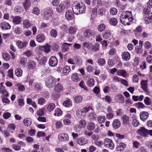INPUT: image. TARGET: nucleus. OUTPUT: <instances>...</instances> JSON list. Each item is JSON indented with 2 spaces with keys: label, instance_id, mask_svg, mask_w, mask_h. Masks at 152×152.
<instances>
[{
  "label": "nucleus",
  "instance_id": "obj_36",
  "mask_svg": "<svg viewBox=\"0 0 152 152\" xmlns=\"http://www.w3.org/2000/svg\"><path fill=\"white\" fill-rule=\"evenodd\" d=\"M103 37L106 39L110 38L111 35V33L109 31H105L102 34Z\"/></svg>",
  "mask_w": 152,
  "mask_h": 152
},
{
  "label": "nucleus",
  "instance_id": "obj_12",
  "mask_svg": "<svg viewBox=\"0 0 152 152\" xmlns=\"http://www.w3.org/2000/svg\"><path fill=\"white\" fill-rule=\"evenodd\" d=\"M94 35L92 31L89 29L85 30L83 33L84 37L86 38H89L92 37Z\"/></svg>",
  "mask_w": 152,
  "mask_h": 152
},
{
  "label": "nucleus",
  "instance_id": "obj_32",
  "mask_svg": "<svg viewBox=\"0 0 152 152\" xmlns=\"http://www.w3.org/2000/svg\"><path fill=\"white\" fill-rule=\"evenodd\" d=\"M56 106L55 104L50 103L47 106V109L49 112H51L54 110Z\"/></svg>",
  "mask_w": 152,
  "mask_h": 152
},
{
  "label": "nucleus",
  "instance_id": "obj_60",
  "mask_svg": "<svg viewBox=\"0 0 152 152\" xmlns=\"http://www.w3.org/2000/svg\"><path fill=\"white\" fill-rule=\"evenodd\" d=\"M86 122L83 119L80 120L79 122V125L82 128L85 127L86 125Z\"/></svg>",
  "mask_w": 152,
  "mask_h": 152
},
{
  "label": "nucleus",
  "instance_id": "obj_31",
  "mask_svg": "<svg viewBox=\"0 0 152 152\" xmlns=\"http://www.w3.org/2000/svg\"><path fill=\"white\" fill-rule=\"evenodd\" d=\"M64 7L63 4L60 3L57 6L56 8V10L57 12L59 13H61L64 10Z\"/></svg>",
  "mask_w": 152,
  "mask_h": 152
},
{
  "label": "nucleus",
  "instance_id": "obj_6",
  "mask_svg": "<svg viewBox=\"0 0 152 152\" xmlns=\"http://www.w3.org/2000/svg\"><path fill=\"white\" fill-rule=\"evenodd\" d=\"M58 139L59 142H65L69 140V137L67 134L63 133L58 135Z\"/></svg>",
  "mask_w": 152,
  "mask_h": 152
},
{
  "label": "nucleus",
  "instance_id": "obj_29",
  "mask_svg": "<svg viewBox=\"0 0 152 152\" xmlns=\"http://www.w3.org/2000/svg\"><path fill=\"white\" fill-rule=\"evenodd\" d=\"M23 123L25 126H29L31 123V120L29 118H25L23 120Z\"/></svg>",
  "mask_w": 152,
  "mask_h": 152
},
{
  "label": "nucleus",
  "instance_id": "obj_22",
  "mask_svg": "<svg viewBox=\"0 0 152 152\" xmlns=\"http://www.w3.org/2000/svg\"><path fill=\"white\" fill-rule=\"evenodd\" d=\"M145 21L146 24L149 23L152 21V12L149 13L146 16Z\"/></svg>",
  "mask_w": 152,
  "mask_h": 152
},
{
  "label": "nucleus",
  "instance_id": "obj_3",
  "mask_svg": "<svg viewBox=\"0 0 152 152\" xmlns=\"http://www.w3.org/2000/svg\"><path fill=\"white\" fill-rule=\"evenodd\" d=\"M63 89V87L61 84L58 83L56 84L54 88L55 92L53 93L52 96L54 99L59 98V93Z\"/></svg>",
  "mask_w": 152,
  "mask_h": 152
},
{
  "label": "nucleus",
  "instance_id": "obj_55",
  "mask_svg": "<svg viewBox=\"0 0 152 152\" xmlns=\"http://www.w3.org/2000/svg\"><path fill=\"white\" fill-rule=\"evenodd\" d=\"M45 102V99L43 97L40 98L38 100V103L40 105L44 104Z\"/></svg>",
  "mask_w": 152,
  "mask_h": 152
},
{
  "label": "nucleus",
  "instance_id": "obj_53",
  "mask_svg": "<svg viewBox=\"0 0 152 152\" xmlns=\"http://www.w3.org/2000/svg\"><path fill=\"white\" fill-rule=\"evenodd\" d=\"M105 28V26L104 24H101L99 25L98 27V29L100 32L103 31Z\"/></svg>",
  "mask_w": 152,
  "mask_h": 152
},
{
  "label": "nucleus",
  "instance_id": "obj_1",
  "mask_svg": "<svg viewBox=\"0 0 152 152\" xmlns=\"http://www.w3.org/2000/svg\"><path fill=\"white\" fill-rule=\"evenodd\" d=\"M132 12L129 11L123 12L120 15V20L122 23L124 25H129L133 20Z\"/></svg>",
  "mask_w": 152,
  "mask_h": 152
},
{
  "label": "nucleus",
  "instance_id": "obj_56",
  "mask_svg": "<svg viewBox=\"0 0 152 152\" xmlns=\"http://www.w3.org/2000/svg\"><path fill=\"white\" fill-rule=\"evenodd\" d=\"M74 64H76L77 66H79L81 65L82 62L77 57H74Z\"/></svg>",
  "mask_w": 152,
  "mask_h": 152
},
{
  "label": "nucleus",
  "instance_id": "obj_20",
  "mask_svg": "<svg viewBox=\"0 0 152 152\" xmlns=\"http://www.w3.org/2000/svg\"><path fill=\"white\" fill-rule=\"evenodd\" d=\"M27 67L30 69H34L36 66L35 62L33 60L29 61L27 63Z\"/></svg>",
  "mask_w": 152,
  "mask_h": 152
},
{
  "label": "nucleus",
  "instance_id": "obj_26",
  "mask_svg": "<svg viewBox=\"0 0 152 152\" xmlns=\"http://www.w3.org/2000/svg\"><path fill=\"white\" fill-rule=\"evenodd\" d=\"M147 81L142 80L141 82V85L142 89L145 91H147Z\"/></svg>",
  "mask_w": 152,
  "mask_h": 152
},
{
  "label": "nucleus",
  "instance_id": "obj_5",
  "mask_svg": "<svg viewBox=\"0 0 152 152\" xmlns=\"http://www.w3.org/2000/svg\"><path fill=\"white\" fill-rule=\"evenodd\" d=\"M53 10L50 7L46 8L42 13V15L44 19L45 20L49 19L53 15Z\"/></svg>",
  "mask_w": 152,
  "mask_h": 152
},
{
  "label": "nucleus",
  "instance_id": "obj_41",
  "mask_svg": "<svg viewBox=\"0 0 152 152\" xmlns=\"http://www.w3.org/2000/svg\"><path fill=\"white\" fill-rule=\"evenodd\" d=\"M121 118L122 120L123 123L127 124L129 121V117L126 115H123Z\"/></svg>",
  "mask_w": 152,
  "mask_h": 152
},
{
  "label": "nucleus",
  "instance_id": "obj_15",
  "mask_svg": "<svg viewBox=\"0 0 152 152\" xmlns=\"http://www.w3.org/2000/svg\"><path fill=\"white\" fill-rule=\"evenodd\" d=\"M122 57L124 61H128L130 59V54L128 52H124L122 54Z\"/></svg>",
  "mask_w": 152,
  "mask_h": 152
},
{
  "label": "nucleus",
  "instance_id": "obj_58",
  "mask_svg": "<svg viewBox=\"0 0 152 152\" xmlns=\"http://www.w3.org/2000/svg\"><path fill=\"white\" fill-rule=\"evenodd\" d=\"M44 109L42 108L40 109L37 112V115L39 116H42L44 115Z\"/></svg>",
  "mask_w": 152,
  "mask_h": 152
},
{
  "label": "nucleus",
  "instance_id": "obj_44",
  "mask_svg": "<svg viewBox=\"0 0 152 152\" xmlns=\"http://www.w3.org/2000/svg\"><path fill=\"white\" fill-rule=\"evenodd\" d=\"M87 85L89 87L92 86L94 84V80L93 78H90L88 79L87 82Z\"/></svg>",
  "mask_w": 152,
  "mask_h": 152
},
{
  "label": "nucleus",
  "instance_id": "obj_34",
  "mask_svg": "<svg viewBox=\"0 0 152 152\" xmlns=\"http://www.w3.org/2000/svg\"><path fill=\"white\" fill-rule=\"evenodd\" d=\"M117 75L118 76H121L123 77H125L126 75V73L124 70H118L117 72Z\"/></svg>",
  "mask_w": 152,
  "mask_h": 152
},
{
  "label": "nucleus",
  "instance_id": "obj_45",
  "mask_svg": "<svg viewBox=\"0 0 152 152\" xmlns=\"http://www.w3.org/2000/svg\"><path fill=\"white\" fill-rule=\"evenodd\" d=\"M15 86L18 87V90L20 91H23L25 90V86L23 85H20L19 83L15 84Z\"/></svg>",
  "mask_w": 152,
  "mask_h": 152
},
{
  "label": "nucleus",
  "instance_id": "obj_48",
  "mask_svg": "<svg viewBox=\"0 0 152 152\" xmlns=\"http://www.w3.org/2000/svg\"><path fill=\"white\" fill-rule=\"evenodd\" d=\"M105 120V116H99L97 118V121L99 123H104Z\"/></svg>",
  "mask_w": 152,
  "mask_h": 152
},
{
  "label": "nucleus",
  "instance_id": "obj_61",
  "mask_svg": "<svg viewBox=\"0 0 152 152\" xmlns=\"http://www.w3.org/2000/svg\"><path fill=\"white\" fill-rule=\"evenodd\" d=\"M50 34L52 37L55 38L57 35V31L56 29H53L51 30Z\"/></svg>",
  "mask_w": 152,
  "mask_h": 152
},
{
  "label": "nucleus",
  "instance_id": "obj_35",
  "mask_svg": "<svg viewBox=\"0 0 152 152\" xmlns=\"http://www.w3.org/2000/svg\"><path fill=\"white\" fill-rule=\"evenodd\" d=\"M23 71L20 68H17L15 71V75L18 77H20L22 75Z\"/></svg>",
  "mask_w": 152,
  "mask_h": 152
},
{
  "label": "nucleus",
  "instance_id": "obj_30",
  "mask_svg": "<svg viewBox=\"0 0 152 152\" xmlns=\"http://www.w3.org/2000/svg\"><path fill=\"white\" fill-rule=\"evenodd\" d=\"M72 45V44L65 43L62 46V50L63 51H67L69 50V46H70Z\"/></svg>",
  "mask_w": 152,
  "mask_h": 152
},
{
  "label": "nucleus",
  "instance_id": "obj_50",
  "mask_svg": "<svg viewBox=\"0 0 152 152\" xmlns=\"http://www.w3.org/2000/svg\"><path fill=\"white\" fill-rule=\"evenodd\" d=\"M2 56L4 59L6 61H8L9 60L10 58V56L7 53H3Z\"/></svg>",
  "mask_w": 152,
  "mask_h": 152
},
{
  "label": "nucleus",
  "instance_id": "obj_54",
  "mask_svg": "<svg viewBox=\"0 0 152 152\" xmlns=\"http://www.w3.org/2000/svg\"><path fill=\"white\" fill-rule=\"evenodd\" d=\"M105 59L103 58H100L98 60V64L100 66L104 65L105 63Z\"/></svg>",
  "mask_w": 152,
  "mask_h": 152
},
{
  "label": "nucleus",
  "instance_id": "obj_9",
  "mask_svg": "<svg viewBox=\"0 0 152 152\" xmlns=\"http://www.w3.org/2000/svg\"><path fill=\"white\" fill-rule=\"evenodd\" d=\"M74 13L73 10H67L65 14L66 18L68 20L72 19L74 16Z\"/></svg>",
  "mask_w": 152,
  "mask_h": 152
},
{
  "label": "nucleus",
  "instance_id": "obj_25",
  "mask_svg": "<svg viewBox=\"0 0 152 152\" xmlns=\"http://www.w3.org/2000/svg\"><path fill=\"white\" fill-rule=\"evenodd\" d=\"M95 124L93 122H89L88 123L87 126V129L89 131H92L95 128Z\"/></svg>",
  "mask_w": 152,
  "mask_h": 152
},
{
  "label": "nucleus",
  "instance_id": "obj_37",
  "mask_svg": "<svg viewBox=\"0 0 152 152\" xmlns=\"http://www.w3.org/2000/svg\"><path fill=\"white\" fill-rule=\"evenodd\" d=\"M70 71V69L68 66H65L63 68L62 72L64 75H66Z\"/></svg>",
  "mask_w": 152,
  "mask_h": 152
},
{
  "label": "nucleus",
  "instance_id": "obj_17",
  "mask_svg": "<svg viewBox=\"0 0 152 152\" xmlns=\"http://www.w3.org/2000/svg\"><path fill=\"white\" fill-rule=\"evenodd\" d=\"M45 38V35L42 34H38L36 37V40L39 42H43Z\"/></svg>",
  "mask_w": 152,
  "mask_h": 152
},
{
  "label": "nucleus",
  "instance_id": "obj_10",
  "mask_svg": "<svg viewBox=\"0 0 152 152\" xmlns=\"http://www.w3.org/2000/svg\"><path fill=\"white\" fill-rule=\"evenodd\" d=\"M115 101L120 103H123L124 101V97L122 95L119 94L115 95L114 97Z\"/></svg>",
  "mask_w": 152,
  "mask_h": 152
},
{
  "label": "nucleus",
  "instance_id": "obj_43",
  "mask_svg": "<svg viewBox=\"0 0 152 152\" xmlns=\"http://www.w3.org/2000/svg\"><path fill=\"white\" fill-rule=\"evenodd\" d=\"M100 48L99 44L98 43H96L94 45H92L91 47V49L94 51L98 50Z\"/></svg>",
  "mask_w": 152,
  "mask_h": 152
},
{
  "label": "nucleus",
  "instance_id": "obj_46",
  "mask_svg": "<svg viewBox=\"0 0 152 152\" xmlns=\"http://www.w3.org/2000/svg\"><path fill=\"white\" fill-rule=\"evenodd\" d=\"M110 24L114 26H115L117 23V19L114 18H111L109 20Z\"/></svg>",
  "mask_w": 152,
  "mask_h": 152
},
{
  "label": "nucleus",
  "instance_id": "obj_11",
  "mask_svg": "<svg viewBox=\"0 0 152 152\" xmlns=\"http://www.w3.org/2000/svg\"><path fill=\"white\" fill-rule=\"evenodd\" d=\"M57 63V59L55 56H53L51 57L49 60V65L51 67H54L56 66Z\"/></svg>",
  "mask_w": 152,
  "mask_h": 152
},
{
  "label": "nucleus",
  "instance_id": "obj_64",
  "mask_svg": "<svg viewBox=\"0 0 152 152\" xmlns=\"http://www.w3.org/2000/svg\"><path fill=\"white\" fill-rule=\"evenodd\" d=\"M32 13L35 14L39 15L40 13V11L37 7H35L33 9Z\"/></svg>",
  "mask_w": 152,
  "mask_h": 152
},
{
  "label": "nucleus",
  "instance_id": "obj_47",
  "mask_svg": "<svg viewBox=\"0 0 152 152\" xmlns=\"http://www.w3.org/2000/svg\"><path fill=\"white\" fill-rule=\"evenodd\" d=\"M88 117L90 120H93L96 118V115L95 113L93 112L89 114Z\"/></svg>",
  "mask_w": 152,
  "mask_h": 152
},
{
  "label": "nucleus",
  "instance_id": "obj_19",
  "mask_svg": "<svg viewBox=\"0 0 152 152\" xmlns=\"http://www.w3.org/2000/svg\"><path fill=\"white\" fill-rule=\"evenodd\" d=\"M77 143L80 145H83L87 144L88 142L87 140L83 137H80L77 141Z\"/></svg>",
  "mask_w": 152,
  "mask_h": 152
},
{
  "label": "nucleus",
  "instance_id": "obj_14",
  "mask_svg": "<svg viewBox=\"0 0 152 152\" xmlns=\"http://www.w3.org/2000/svg\"><path fill=\"white\" fill-rule=\"evenodd\" d=\"M81 76L80 74L77 73L73 74L71 75V79L74 82H78L80 80Z\"/></svg>",
  "mask_w": 152,
  "mask_h": 152
},
{
  "label": "nucleus",
  "instance_id": "obj_2",
  "mask_svg": "<svg viewBox=\"0 0 152 152\" xmlns=\"http://www.w3.org/2000/svg\"><path fill=\"white\" fill-rule=\"evenodd\" d=\"M72 9L74 13L77 15L84 13L86 10V6L84 4L79 3L77 1L74 3Z\"/></svg>",
  "mask_w": 152,
  "mask_h": 152
},
{
  "label": "nucleus",
  "instance_id": "obj_51",
  "mask_svg": "<svg viewBox=\"0 0 152 152\" xmlns=\"http://www.w3.org/2000/svg\"><path fill=\"white\" fill-rule=\"evenodd\" d=\"M143 51V48L141 46H137L135 48V52L137 54L141 53Z\"/></svg>",
  "mask_w": 152,
  "mask_h": 152
},
{
  "label": "nucleus",
  "instance_id": "obj_21",
  "mask_svg": "<svg viewBox=\"0 0 152 152\" xmlns=\"http://www.w3.org/2000/svg\"><path fill=\"white\" fill-rule=\"evenodd\" d=\"M0 27L2 29H8L11 28V26L8 23L5 22H2L0 25Z\"/></svg>",
  "mask_w": 152,
  "mask_h": 152
},
{
  "label": "nucleus",
  "instance_id": "obj_42",
  "mask_svg": "<svg viewBox=\"0 0 152 152\" xmlns=\"http://www.w3.org/2000/svg\"><path fill=\"white\" fill-rule=\"evenodd\" d=\"M135 107L138 109L143 108L145 106L141 102H138L134 104Z\"/></svg>",
  "mask_w": 152,
  "mask_h": 152
},
{
  "label": "nucleus",
  "instance_id": "obj_52",
  "mask_svg": "<svg viewBox=\"0 0 152 152\" xmlns=\"http://www.w3.org/2000/svg\"><path fill=\"white\" fill-rule=\"evenodd\" d=\"M62 111L59 108H57L55 110V116H60L62 115Z\"/></svg>",
  "mask_w": 152,
  "mask_h": 152
},
{
  "label": "nucleus",
  "instance_id": "obj_18",
  "mask_svg": "<svg viewBox=\"0 0 152 152\" xmlns=\"http://www.w3.org/2000/svg\"><path fill=\"white\" fill-rule=\"evenodd\" d=\"M16 44L18 48L20 49H22L25 47L27 44V42H23L21 41L18 40L16 42Z\"/></svg>",
  "mask_w": 152,
  "mask_h": 152
},
{
  "label": "nucleus",
  "instance_id": "obj_33",
  "mask_svg": "<svg viewBox=\"0 0 152 152\" xmlns=\"http://www.w3.org/2000/svg\"><path fill=\"white\" fill-rule=\"evenodd\" d=\"M31 0H26L25 2L23 3V6L25 9L26 10L31 5Z\"/></svg>",
  "mask_w": 152,
  "mask_h": 152
},
{
  "label": "nucleus",
  "instance_id": "obj_40",
  "mask_svg": "<svg viewBox=\"0 0 152 152\" xmlns=\"http://www.w3.org/2000/svg\"><path fill=\"white\" fill-rule=\"evenodd\" d=\"M132 118H133L132 121V125L135 127H137L139 126V123L138 121L136 119V116L134 115Z\"/></svg>",
  "mask_w": 152,
  "mask_h": 152
},
{
  "label": "nucleus",
  "instance_id": "obj_57",
  "mask_svg": "<svg viewBox=\"0 0 152 152\" xmlns=\"http://www.w3.org/2000/svg\"><path fill=\"white\" fill-rule=\"evenodd\" d=\"M47 58L46 57H43L40 60L39 64L40 65H44L47 62Z\"/></svg>",
  "mask_w": 152,
  "mask_h": 152
},
{
  "label": "nucleus",
  "instance_id": "obj_23",
  "mask_svg": "<svg viewBox=\"0 0 152 152\" xmlns=\"http://www.w3.org/2000/svg\"><path fill=\"white\" fill-rule=\"evenodd\" d=\"M31 25V23L29 20L26 19L23 21V26L24 28L26 29L28 28H29Z\"/></svg>",
  "mask_w": 152,
  "mask_h": 152
},
{
  "label": "nucleus",
  "instance_id": "obj_13",
  "mask_svg": "<svg viewBox=\"0 0 152 152\" xmlns=\"http://www.w3.org/2000/svg\"><path fill=\"white\" fill-rule=\"evenodd\" d=\"M71 116L70 114H68L66 115L63 120L64 124L66 125H70L71 124L70 119L71 118Z\"/></svg>",
  "mask_w": 152,
  "mask_h": 152
},
{
  "label": "nucleus",
  "instance_id": "obj_28",
  "mask_svg": "<svg viewBox=\"0 0 152 152\" xmlns=\"http://www.w3.org/2000/svg\"><path fill=\"white\" fill-rule=\"evenodd\" d=\"M63 105L65 107H69L72 105V102L69 99L64 101L63 103Z\"/></svg>",
  "mask_w": 152,
  "mask_h": 152
},
{
  "label": "nucleus",
  "instance_id": "obj_16",
  "mask_svg": "<svg viewBox=\"0 0 152 152\" xmlns=\"http://www.w3.org/2000/svg\"><path fill=\"white\" fill-rule=\"evenodd\" d=\"M140 119L143 121H145L148 117V114L146 112H142L140 113Z\"/></svg>",
  "mask_w": 152,
  "mask_h": 152
},
{
  "label": "nucleus",
  "instance_id": "obj_4",
  "mask_svg": "<svg viewBox=\"0 0 152 152\" xmlns=\"http://www.w3.org/2000/svg\"><path fill=\"white\" fill-rule=\"evenodd\" d=\"M56 82V79L53 76H50L45 80V84L49 88H51L55 85Z\"/></svg>",
  "mask_w": 152,
  "mask_h": 152
},
{
  "label": "nucleus",
  "instance_id": "obj_59",
  "mask_svg": "<svg viewBox=\"0 0 152 152\" xmlns=\"http://www.w3.org/2000/svg\"><path fill=\"white\" fill-rule=\"evenodd\" d=\"M83 97L81 96H76L75 98V101L77 103H79L81 102L83 100Z\"/></svg>",
  "mask_w": 152,
  "mask_h": 152
},
{
  "label": "nucleus",
  "instance_id": "obj_62",
  "mask_svg": "<svg viewBox=\"0 0 152 152\" xmlns=\"http://www.w3.org/2000/svg\"><path fill=\"white\" fill-rule=\"evenodd\" d=\"M0 93L3 94L4 97H7L9 96L8 92L6 90H3L2 88H0Z\"/></svg>",
  "mask_w": 152,
  "mask_h": 152
},
{
  "label": "nucleus",
  "instance_id": "obj_24",
  "mask_svg": "<svg viewBox=\"0 0 152 152\" xmlns=\"http://www.w3.org/2000/svg\"><path fill=\"white\" fill-rule=\"evenodd\" d=\"M121 123L119 121L116 119L114 120L113 123V128L116 129L118 128L120 126Z\"/></svg>",
  "mask_w": 152,
  "mask_h": 152
},
{
  "label": "nucleus",
  "instance_id": "obj_63",
  "mask_svg": "<svg viewBox=\"0 0 152 152\" xmlns=\"http://www.w3.org/2000/svg\"><path fill=\"white\" fill-rule=\"evenodd\" d=\"M27 61V59L25 58H21L20 60L19 63L22 65L24 66Z\"/></svg>",
  "mask_w": 152,
  "mask_h": 152
},
{
  "label": "nucleus",
  "instance_id": "obj_49",
  "mask_svg": "<svg viewBox=\"0 0 152 152\" xmlns=\"http://www.w3.org/2000/svg\"><path fill=\"white\" fill-rule=\"evenodd\" d=\"M83 112V110L81 109H77L76 111V115L78 117H80L83 115L82 113Z\"/></svg>",
  "mask_w": 152,
  "mask_h": 152
},
{
  "label": "nucleus",
  "instance_id": "obj_8",
  "mask_svg": "<svg viewBox=\"0 0 152 152\" xmlns=\"http://www.w3.org/2000/svg\"><path fill=\"white\" fill-rule=\"evenodd\" d=\"M138 133L142 136L147 137L148 136L149 130L142 127L138 130Z\"/></svg>",
  "mask_w": 152,
  "mask_h": 152
},
{
  "label": "nucleus",
  "instance_id": "obj_7",
  "mask_svg": "<svg viewBox=\"0 0 152 152\" xmlns=\"http://www.w3.org/2000/svg\"><path fill=\"white\" fill-rule=\"evenodd\" d=\"M104 144L106 147H109L110 149H113L114 148V145L112 140L110 139H105L104 140Z\"/></svg>",
  "mask_w": 152,
  "mask_h": 152
},
{
  "label": "nucleus",
  "instance_id": "obj_39",
  "mask_svg": "<svg viewBox=\"0 0 152 152\" xmlns=\"http://www.w3.org/2000/svg\"><path fill=\"white\" fill-rule=\"evenodd\" d=\"M77 28L75 26H72L69 28V33L71 34H75L76 33Z\"/></svg>",
  "mask_w": 152,
  "mask_h": 152
},
{
  "label": "nucleus",
  "instance_id": "obj_27",
  "mask_svg": "<svg viewBox=\"0 0 152 152\" xmlns=\"http://www.w3.org/2000/svg\"><path fill=\"white\" fill-rule=\"evenodd\" d=\"M21 18L20 16H15L13 18L12 22L15 24H19L21 22Z\"/></svg>",
  "mask_w": 152,
  "mask_h": 152
},
{
  "label": "nucleus",
  "instance_id": "obj_38",
  "mask_svg": "<svg viewBox=\"0 0 152 152\" xmlns=\"http://www.w3.org/2000/svg\"><path fill=\"white\" fill-rule=\"evenodd\" d=\"M142 28L141 26H138L134 31L135 34L136 36H139L142 31Z\"/></svg>",
  "mask_w": 152,
  "mask_h": 152
}]
</instances>
